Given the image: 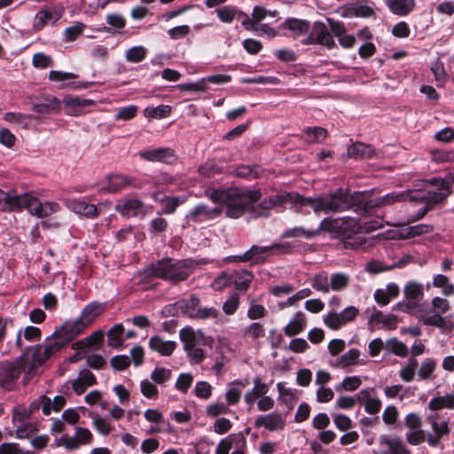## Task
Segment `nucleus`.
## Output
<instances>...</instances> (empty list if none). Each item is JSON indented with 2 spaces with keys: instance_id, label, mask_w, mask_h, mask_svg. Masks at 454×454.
Instances as JSON below:
<instances>
[{
  "instance_id": "1",
  "label": "nucleus",
  "mask_w": 454,
  "mask_h": 454,
  "mask_svg": "<svg viewBox=\"0 0 454 454\" xmlns=\"http://www.w3.org/2000/svg\"><path fill=\"white\" fill-rule=\"evenodd\" d=\"M67 324L65 322L61 327L57 329L52 335L47 339L44 347L33 346L25 353L24 369H27L28 375H35L36 369L45 363L51 356L59 352L64 346L69 343L74 338L78 336L73 331L67 329Z\"/></svg>"
},
{
  "instance_id": "2",
  "label": "nucleus",
  "mask_w": 454,
  "mask_h": 454,
  "mask_svg": "<svg viewBox=\"0 0 454 454\" xmlns=\"http://www.w3.org/2000/svg\"><path fill=\"white\" fill-rule=\"evenodd\" d=\"M0 208L3 211H22L27 209L32 215L43 218L59 211L56 202L40 201L32 192L18 194L15 191L5 192L0 189Z\"/></svg>"
},
{
  "instance_id": "3",
  "label": "nucleus",
  "mask_w": 454,
  "mask_h": 454,
  "mask_svg": "<svg viewBox=\"0 0 454 454\" xmlns=\"http://www.w3.org/2000/svg\"><path fill=\"white\" fill-rule=\"evenodd\" d=\"M208 197L214 202L226 207V215L238 218L252 208L254 202L259 200L258 192H252L242 188H230L227 190H214L208 192Z\"/></svg>"
},
{
  "instance_id": "4",
  "label": "nucleus",
  "mask_w": 454,
  "mask_h": 454,
  "mask_svg": "<svg viewBox=\"0 0 454 454\" xmlns=\"http://www.w3.org/2000/svg\"><path fill=\"white\" fill-rule=\"evenodd\" d=\"M299 202L309 206L316 213L329 214L348 209L354 205L355 199L347 191L338 189L333 193L316 198H301Z\"/></svg>"
},
{
  "instance_id": "5",
  "label": "nucleus",
  "mask_w": 454,
  "mask_h": 454,
  "mask_svg": "<svg viewBox=\"0 0 454 454\" xmlns=\"http://www.w3.org/2000/svg\"><path fill=\"white\" fill-rule=\"evenodd\" d=\"M437 362L432 357L424 358L420 363L415 357H410L400 368L398 375L407 383L414 380L428 381L435 378Z\"/></svg>"
},
{
  "instance_id": "6",
  "label": "nucleus",
  "mask_w": 454,
  "mask_h": 454,
  "mask_svg": "<svg viewBox=\"0 0 454 454\" xmlns=\"http://www.w3.org/2000/svg\"><path fill=\"white\" fill-rule=\"evenodd\" d=\"M179 337L183 342L184 350L190 358L191 363H201L205 358L202 347L206 344L203 332L186 326L180 330Z\"/></svg>"
},
{
  "instance_id": "7",
  "label": "nucleus",
  "mask_w": 454,
  "mask_h": 454,
  "mask_svg": "<svg viewBox=\"0 0 454 454\" xmlns=\"http://www.w3.org/2000/svg\"><path fill=\"white\" fill-rule=\"evenodd\" d=\"M147 274L169 281H180L187 278L189 271L184 262H174L170 259H164L153 264L147 270Z\"/></svg>"
},
{
  "instance_id": "8",
  "label": "nucleus",
  "mask_w": 454,
  "mask_h": 454,
  "mask_svg": "<svg viewBox=\"0 0 454 454\" xmlns=\"http://www.w3.org/2000/svg\"><path fill=\"white\" fill-rule=\"evenodd\" d=\"M24 355L13 362L0 363V387L5 389H12L19 379L21 372H25V380L28 381L34 375H28L27 369H24Z\"/></svg>"
},
{
  "instance_id": "9",
  "label": "nucleus",
  "mask_w": 454,
  "mask_h": 454,
  "mask_svg": "<svg viewBox=\"0 0 454 454\" xmlns=\"http://www.w3.org/2000/svg\"><path fill=\"white\" fill-rule=\"evenodd\" d=\"M105 309L106 304L104 303L93 301L87 304L82 309L78 318L66 322L69 331H73L77 335L81 334L104 312Z\"/></svg>"
},
{
  "instance_id": "10",
  "label": "nucleus",
  "mask_w": 454,
  "mask_h": 454,
  "mask_svg": "<svg viewBox=\"0 0 454 454\" xmlns=\"http://www.w3.org/2000/svg\"><path fill=\"white\" fill-rule=\"evenodd\" d=\"M426 200L427 203V192H416L413 195H411L410 191H404L401 192H393L390 193H387L382 197L377 198L374 200H372L371 207H385V206H390L396 202L405 201L407 200ZM430 207L427 204V206L424 207L423 211L418 215V219L423 217L425 214L428 211Z\"/></svg>"
},
{
  "instance_id": "11",
  "label": "nucleus",
  "mask_w": 454,
  "mask_h": 454,
  "mask_svg": "<svg viewBox=\"0 0 454 454\" xmlns=\"http://www.w3.org/2000/svg\"><path fill=\"white\" fill-rule=\"evenodd\" d=\"M430 183L435 187L427 192V205L432 207L443 201L450 193V184L454 183V173H449L445 178H434Z\"/></svg>"
},
{
  "instance_id": "12",
  "label": "nucleus",
  "mask_w": 454,
  "mask_h": 454,
  "mask_svg": "<svg viewBox=\"0 0 454 454\" xmlns=\"http://www.w3.org/2000/svg\"><path fill=\"white\" fill-rule=\"evenodd\" d=\"M92 439L93 435L88 428L78 427L73 436L62 435L56 441V445L62 446L67 450H75L82 445L90 444Z\"/></svg>"
},
{
  "instance_id": "13",
  "label": "nucleus",
  "mask_w": 454,
  "mask_h": 454,
  "mask_svg": "<svg viewBox=\"0 0 454 454\" xmlns=\"http://www.w3.org/2000/svg\"><path fill=\"white\" fill-rule=\"evenodd\" d=\"M431 306L434 313L425 314L421 318L423 324L426 325L443 327L445 319L441 314H445L449 311L450 308L449 301L440 296H435L432 299Z\"/></svg>"
},
{
  "instance_id": "14",
  "label": "nucleus",
  "mask_w": 454,
  "mask_h": 454,
  "mask_svg": "<svg viewBox=\"0 0 454 454\" xmlns=\"http://www.w3.org/2000/svg\"><path fill=\"white\" fill-rule=\"evenodd\" d=\"M215 13L223 23H231L234 20H239L247 30H251L254 27V22L250 20V17L237 6L224 5L217 8Z\"/></svg>"
},
{
  "instance_id": "15",
  "label": "nucleus",
  "mask_w": 454,
  "mask_h": 454,
  "mask_svg": "<svg viewBox=\"0 0 454 454\" xmlns=\"http://www.w3.org/2000/svg\"><path fill=\"white\" fill-rule=\"evenodd\" d=\"M64 8L61 5H51L40 10L35 16L33 27L35 31L42 30L45 26H54L61 19Z\"/></svg>"
},
{
  "instance_id": "16",
  "label": "nucleus",
  "mask_w": 454,
  "mask_h": 454,
  "mask_svg": "<svg viewBox=\"0 0 454 454\" xmlns=\"http://www.w3.org/2000/svg\"><path fill=\"white\" fill-rule=\"evenodd\" d=\"M246 442L241 434H231L218 442L215 454H245Z\"/></svg>"
},
{
  "instance_id": "17",
  "label": "nucleus",
  "mask_w": 454,
  "mask_h": 454,
  "mask_svg": "<svg viewBox=\"0 0 454 454\" xmlns=\"http://www.w3.org/2000/svg\"><path fill=\"white\" fill-rule=\"evenodd\" d=\"M356 399L364 406V411L370 415L377 414L381 409V401L376 395L373 387L361 389L356 394Z\"/></svg>"
},
{
  "instance_id": "18",
  "label": "nucleus",
  "mask_w": 454,
  "mask_h": 454,
  "mask_svg": "<svg viewBox=\"0 0 454 454\" xmlns=\"http://www.w3.org/2000/svg\"><path fill=\"white\" fill-rule=\"evenodd\" d=\"M139 156L152 162L171 164L176 160L174 151L170 148H153L141 151Z\"/></svg>"
},
{
  "instance_id": "19",
  "label": "nucleus",
  "mask_w": 454,
  "mask_h": 454,
  "mask_svg": "<svg viewBox=\"0 0 454 454\" xmlns=\"http://www.w3.org/2000/svg\"><path fill=\"white\" fill-rule=\"evenodd\" d=\"M131 184V179L120 174H111L100 184V192L114 193Z\"/></svg>"
},
{
  "instance_id": "20",
  "label": "nucleus",
  "mask_w": 454,
  "mask_h": 454,
  "mask_svg": "<svg viewBox=\"0 0 454 454\" xmlns=\"http://www.w3.org/2000/svg\"><path fill=\"white\" fill-rule=\"evenodd\" d=\"M379 443L384 448L382 454H411V451L399 437L381 434L379 437Z\"/></svg>"
},
{
  "instance_id": "21",
  "label": "nucleus",
  "mask_w": 454,
  "mask_h": 454,
  "mask_svg": "<svg viewBox=\"0 0 454 454\" xmlns=\"http://www.w3.org/2000/svg\"><path fill=\"white\" fill-rule=\"evenodd\" d=\"M361 353L356 348H351L348 351L337 357L335 361L331 362V365L335 368L344 369L354 365H364L365 361L360 358Z\"/></svg>"
},
{
  "instance_id": "22",
  "label": "nucleus",
  "mask_w": 454,
  "mask_h": 454,
  "mask_svg": "<svg viewBox=\"0 0 454 454\" xmlns=\"http://www.w3.org/2000/svg\"><path fill=\"white\" fill-rule=\"evenodd\" d=\"M222 208L219 206L208 207L205 205L197 206L188 215V219L196 223H202L215 218L220 215Z\"/></svg>"
},
{
  "instance_id": "23",
  "label": "nucleus",
  "mask_w": 454,
  "mask_h": 454,
  "mask_svg": "<svg viewBox=\"0 0 454 454\" xmlns=\"http://www.w3.org/2000/svg\"><path fill=\"white\" fill-rule=\"evenodd\" d=\"M27 416L28 414L26 411L23 413H20L18 411L14 412L12 419L16 427V437L20 439L27 438L37 429L35 424L23 421V419L27 418Z\"/></svg>"
},
{
  "instance_id": "24",
  "label": "nucleus",
  "mask_w": 454,
  "mask_h": 454,
  "mask_svg": "<svg viewBox=\"0 0 454 454\" xmlns=\"http://www.w3.org/2000/svg\"><path fill=\"white\" fill-rule=\"evenodd\" d=\"M142 202L134 198H124L117 201L115 210L124 216L137 215L142 209Z\"/></svg>"
},
{
  "instance_id": "25",
  "label": "nucleus",
  "mask_w": 454,
  "mask_h": 454,
  "mask_svg": "<svg viewBox=\"0 0 454 454\" xmlns=\"http://www.w3.org/2000/svg\"><path fill=\"white\" fill-rule=\"evenodd\" d=\"M284 425L285 422L281 415L275 412L258 416L254 420V426L256 427H264L270 431L282 429Z\"/></svg>"
},
{
  "instance_id": "26",
  "label": "nucleus",
  "mask_w": 454,
  "mask_h": 454,
  "mask_svg": "<svg viewBox=\"0 0 454 454\" xmlns=\"http://www.w3.org/2000/svg\"><path fill=\"white\" fill-rule=\"evenodd\" d=\"M432 227L427 224H418L402 231H391L387 232V239H409L421 234L429 233Z\"/></svg>"
},
{
  "instance_id": "27",
  "label": "nucleus",
  "mask_w": 454,
  "mask_h": 454,
  "mask_svg": "<svg viewBox=\"0 0 454 454\" xmlns=\"http://www.w3.org/2000/svg\"><path fill=\"white\" fill-rule=\"evenodd\" d=\"M311 37L317 43L326 46L327 48H332L335 44L326 26L322 22L317 21L314 23L311 30Z\"/></svg>"
},
{
  "instance_id": "28",
  "label": "nucleus",
  "mask_w": 454,
  "mask_h": 454,
  "mask_svg": "<svg viewBox=\"0 0 454 454\" xmlns=\"http://www.w3.org/2000/svg\"><path fill=\"white\" fill-rule=\"evenodd\" d=\"M386 5L393 14L403 17L415 10L416 0H387Z\"/></svg>"
},
{
  "instance_id": "29",
  "label": "nucleus",
  "mask_w": 454,
  "mask_h": 454,
  "mask_svg": "<svg viewBox=\"0 0 454 454\" xmlns=\"http://www.w3.org/2000/svg\"><path fill=\"white\" fill-rule=\"evenodd\" d=\"M67 112L72 115H80L84 113V109L94 104L93 100L79 97H67L63 99Z\"/></svg>"
},
{
  "instance_id": "30",
  "label": "nucleus",
  "mask_w": 454,
  "mask_h": 454,
  "mask_svg": "<svg viewBox=\"0 0 454 454\" xmlns=\"http://www.w3.org/2000/svg\"><path fill=\"white\" fill-rule=\"evenodd\" d=\"M96 384V378L89 370H82L79 372L77 378L73 381L74 391L77 395H82L89 387Z\"/></svg>"
},
{
  "instance_id": "31",
  "label": "nucleus",
  "mask_w": 454,
  "mask_h": 454,
  "mask_svg": "<svg viewBox=\"0 0 454 454\" xmlns=\"http://www.w3.org/2000/svg\"><path fill=\"white\" fill-rule=\"evenodd\" d=\"M67 207L73 212L88 217H94L98 214L95 205L88 204L83 200H67Z\"/></svg>"
},
{
  "instance_id": "32",
  "label": "nucleus",
  "mask_w": 454,
  "mask_h": 454,
  "mask_svg": "<svg viewBox=\"0 0 454 454\" xmlns=\"http://www.w3.org/2000/svg\"><path fill=\"white\" fill-rule=\"evenodd\" d=\"M306 327V316L301 311H297L285 326L284 333L291 337L301 333Z\"/></svg>"
},
{
  "instance_id": "33",
  "label": "nucleus",
  "mask_w": 454,
  "mask_h": 454,
  "mask_svg": "<svg viewBox=\"0 0 454 454\" xmlns=\"http://www.w3.org/2000/svg\"><path fill=\"white\" fill-rule=\"evenodd\" d=\"M149 347L152 350L160 353L161 356H170L176 349V343L172 340H163L160 336H153L149 340Z\"/></svg>"
},
{
  "instance_id": "34",
  "label": "nucleus",
  "mask_w": 454,
  "mask_h": 454,
  "mask_svg": "<svg viewBox=\"0 0 454 454\" xmlns=\"http://www.w3.org/2000/svg\"><path fill=\"white\" fill-rule=\"evenodd\" d=\"M152 197L155 201L163 203L164 207L161 209L162 214H172L179 205L186 200V197L184 196L166 197L159 193H153Z\"/></svg>"
},
{
  "instance_id": "35",
  "label": "nucleus",
  "mask_w": 454,
  "mask_h": 454,
  "mask_svg": "<svg viewBox=\"0 0 454 454\" xmlns=\"http://www.w3.org/2000/svg\"><path fill=\"white\" fill-rule=\"evenodd\" d=\"M428 408L434 411L442 409H454V395L448 393L444 395L433 397L428 403Z\"/></svg>"
},
{
  "instance_id": "36",
  "label": "nucleus",
  "mask_w": 454,
  "mask_h": 454,
  "mask_svg": "<svg viewBox=\"0 0 454 454\" xmlns=\"http://www.w3.org/2000/svg\"><path fill=\"white\" fill-rule=\"evenodd\" d=\"M254 387L245 395V402L247 404H253L257 399L264 396L268 391L269 387L267 384L262 382L259 378L254 379Z\"/></svg>"
},
{
  "instance_id": "37",
  "label": "nucleus",
  "mask_w": 454,
  "mask_h": 454,
  "mask_svg": "<svg viewBox=\"0 0 454 454\" xmlns=\"http://www.w3.org/2000/svg\"><path fill=\"white\" fill-rule=\"evenodd\" d=\"M403 294L408 301H419L424 296V286L414 280L408 281L404 286Z\"/></svg>"
},
{
  "instance_id": "38",
  "label": "nucleus",
  "mask_w": 454,
  "mask_h": 454,
  "mask_svg": "<svg viewBox=\"0 0 454 454\" xmlns=\"http://www.w3.org/2000/svg\"><path fill=\"white\" fill-rule=\"evenodd\" d=\"M41 336V331L36 326H27L24 329L18 331L16 335L15 345L18 348H21L23 346L22 337L27 341H35L39 340Z\"/></svg>"
},
{
  "instance_id": "39",
  "label": "nucleus",
  "mask_w": 454,
  "mask_h": 454,
  "mask_svg": "<svg viewBox=\"0 0 454 454\" xmlns=\"http://www.w3.org/2000/svg\"><path fill=\"white\" fill-rule=\"evenodd\" d=\"M278 247L277 245H272L270 247H259L253 246L248 251H247L241 257V261H250L259 262L261 260H264L265 255L270 252V249Z\"/></svg>"
},
{
  "instance_id": "40",
  "label": "nucleus",
  "mask_w": 454,
  "mask_h": 454,
  "mask_svg": "<svg viewBox=\"0 0 454 454\" xmlns=\"http://www.w3.org/2000/svg\"><path fill=\"white\" fill-rule=\"evenodd\" d=\"M283 27L290 30L294 35H305L309 32V24L304 20L288 19Z\"/></svg>"
},
{
  "instance_id": "41",
  "label": "nucleus",
  "mask_w": 454,
  "mask_h": 454,
  "mask_svg": "<svg viewBox=\"0 0 454 454\" xmlns=\"http://www.w3.org/2000/svg\"><path fill=\"white\" fill-rule=\"evenodd\" d=\"M373 153L374 149L364 143H355L348 149V155L350 158H370Z\"/></svg>"
},
{
  "instance_id": "42",
  "label": "nucleus",
  "mask_w": 454,
  "mask_h": 454,
  "mask_svg": "<svg viewBox=\"0 0 454 454\" xmlns=\"http://www.w3.org/2000/svg\"><path fill=\"white\" fill-rule=\"evenodd\" d=\"M350 283V276L343 272H335L330 276L331 290L340 292L345 290Z\"/></svg>"
},
{
  "instance_id": "43",
  "label": "nucleus",
  "mask_w": 454,
  "mask_h": 454,
  "mask_svg": "<svg viewBox=\"0 0 454 454\" xmlns=\"http://www.w3.org/2000/svg\"><path fill=\"white\" fill-rule=\"evenodd\" d=\"M432 286L442 288V294L444 296L454 295V285L450 283L448 277L442 274H437L434 277Z\"/></svg>"
},
{
  "instance_id": "44",
  "label": "nucleus",
  "mask_w": 454,
  "mask_h": 454,
  "mask_svg": "<svg viewBox=\"0 0 454 454\" xmlns=\"http://www.w3.org/2000/svg\"><path fill=\"white\" fill-rule=\"evenodd\" d=\"M428 420L430 422L432 434L441 437H444L450 434V429L447 420L442 419V421H438L436 415L429 416Z\"/></svg>"
},
{
  "instance_id": "45",
  "label": "nucleus",
  "mask_w": 454,
  "mask_h": 454,
  "mask_svg": "<svg viewBox=\"0 0 454 454\" xmlns=\"http://www.w3.org/2000/svg\"><path fill=\"white\" fill-rule=\"evenodd\" d=\"M39 409H42L44 415H50L53 411L51 399L45 395H41L31 403L30 412H34Z\"/></svg>"
},
{
  "instance_id": "46",
  "label": "nucleus",
  "mask_w": 454,
  "mask_h": 454,
  "mask_svg": "<svg viewBox=\"0 0 454 454\" xmlns=\"http://www.w3.org/2000/svg\"><path fill=\"white\" fill-rule=\"evenodd\" d=\"M171 113L169 106L160 105L158 106H148L144 110L146 118L160 119L168 116Z\"/></svg>"
},
{
  "instance_id": "47",
  "label": "nucleus",
  "mask_w": 454,
  "mask_h": 454,
  "mask_svg": "<svg viewBox=\"0 0 454 454\" xmlns=\"http://www.w3.org/2000/svg\"><path fill=\"white\" fill-rule=\"evenodd\" d=\"M3 119L7 122L15 123L23 128H27L30 124L31 115L22 113L8 112L4 114Z\"/></svg>"
},
{
  "instance_id": "48",
  "label": "nucleus",
  "mask_w": 454,
  "mask_h": 454,
  "mask_svg": "<svg viewBox=\"0 0 454 454\" xmlns=\"http://www.w3.org/2000/svg\"><path fill=\"white\" fill-rule=\"evenodd\" d=\"M123 331L124 328L121 324H117L110 328L107 332L108 344L116 348L122 346L123 340L121 335Z\"/></svg>"
},
{
  "instance_id": "49",
  "label": "nucleus",
  "mask_w": 454,
  "mask_h": 454,
  "mask_svg": "<svg viewBox=\"0 0 454 454\" xmlns=\"http://www.w3.org/2000/svg\"><path fill=\"white\" fill-rule=\"evenodd\" d=\"M312 287L319 292L327 294L331 291L330 277L325 272H320L314 276Z\"/></svg>"
},
{
  "instance_id": "50",
  "label": "nucleus",
  "mask_w": 454,
  "mask_h": 454,
  "mask_svg": "<svg viewBox=\"0 0 454 454\" xmlns=\"http://www.w3.org/2000/svg\"><path fill=\"white\" fill-rule=\"evenodd\" d=\"M362 385V380L358 376H348L343 379V380L335 386V390L340 392L355 391Z\"/></svg>"
},
{
  "instance_id": "51",
  "label": "nucleus",
  "mask_w": 454,
  "mask_h": 454,
  "mask_svg": "<svg viewBox=\"0 0 454 454\" xmlns=\"http://www.w3.org/2000/svg\"><path fill=\"white\" fill-rule=\"evenodd\" d=\"M147 50L144 46H133L125 52V59L130 63H139L146 56Z\"/></svg>"
},
{
  "instance_id": "52",
  "label": "nucleus",
  "mask_w": 454,
  "mask_h": 454,
  "mask_svg": "<svg viewBox=\"0 0 454 454\" xmlns=\"http://www.w3.org/2000/svg\"><path fill=\"white\" fill-rule=\"evenodd\" d=\"M200 301L197 297H191L186 301L181 302V308L184 312L192 318L197 317V313L200 310Z\"/></svg>"
},
{
  "instance_id": "53",
  "label": "nucleus",
  "mask_w": 454,
  "mask_h": 454,
  "mask_svg": "<svg viewBox=\"0 0 454 454\" xmlns=\"http://www.w3.org/2000/svg\"><path fill=\"white\" fill-rule=\"evenodd\" d=\"M242 333L245 338L255 340L264 336V327L260 323H252L243 329Z\"/></svg>"
},
{
  "instance_id": "54",
  "label": "nucleus",
  "mask_w": 454,
  "mask_h": 454,
  "mask_svg": "<svg viewBox=\"0 0 454 454\" xmlns=\"http://www.w3.org/2000/svg\"><path fill=\"white\" fill-rule=\"evenodd\" d=\"M276 14V11L266 10L264 7L259 5L254 6L252 12V18H250V20L254 22V27L251 30H258L256 23L264 20L268 15L275 17Z\"/></svg>"
},
{
  "instance_id": "55",
  "label": "nucleus",
  "mask_w": 454,
  "mask_h": 454,
  "mask_svg": "<svg viewBox=\"0 0 454 454\" xmlns=\"http://www.w3.org/2000/svg\"><path fill=\"white\" fill-rule=\"evenodd\" d=\"M253 280V275L248 271H241L236 274L234 285L239 291H247Z\"/></svg>"
},
{
  "instance_id": "56",
  "label": "nucleus",
  "mask_w": 454,
  "mask_h": 454,
  "mask_svg": "<svg viewBox=\"0 0 454 454\" xmlns=\"http://www.w3.org/2000/svg\"><path fill=\"white\" fill-rule=\"evenodd\" d=\"M387 348L400 357H406L409 354L408 347L397 339H390L386 343Z\"/></svg>"
},
{
  "instance_id": "57",
  "label": "nucleus",
  "mask_w": 454,
  "mask_h": 454,
  "mask_svg": "<svg viewBox=\"0 0 454 454\" xmlns=\"http://www.w3.org/2000/svg\"><path fill=\"white\" fill-rule=\"evenodd\" d=\"M230 409L228 405L222 402L210 403L206 408V415L210 418H215L219 415L228 414Z\"/></svg>"
},
{
  "instance_id": "58",
  "label": "nucleus",
  "mask_w": 454,
  "mask_h": 454,
  "mask_svg": "<svg viewBox=\"0 0 454 454\" xmlns=\"http://www.w3.org/2000/svg\"><path fill=\"white\" fill-rule=\"evenodd\" d=\"M197 319H215V322H223V316L214 307L200 308L197 313Z\"/></svg>"
},
{
  "instance_id": "59",
  "label": "nucleus",
  "mask_w": 454,
  "mask_h": 454,
  "mask_svg": "<svg viewBox=\"0 0 454 454\" xmlns=\"http://www.w3.org/2000/svg\"><path fill=\"white\" fill-rule=\"evenodd\" d=\"M432 160L437 163L454 162V149L434 150L431 152Z\"/></svg>"
},
{
  "instance_id": "60",
  "label": "nucleus",
  "mask_w": 454,
  "mask_h": 454,
  "mask_svg": "<svg viewBox=\"0 0 454 454\" xmlns=\"http://www.w3.org/2000/svg\"><path fill=\"white\" fill-rule=\"evenodd\" d=\"M237 384L238 382L231 383L225 393V399L229 405H235L240 400L242 391L240 387H237ZM239 384L240 383L239 382Z\"/></svg>"
},
{
  "instance_id": "61",
  "label": "nucleus",
  "mask_w": 454,
  "mask_h": 454,
  "mask_svg": "<svg viewBox=\"0 0 454 454\" xmlns=\"http://www.w3.org/2000/svg\"><path fill=\"white\" fill-rule=\"evenodd\" d=\"M171 375H172L171 370L164 368V367H156L153 371V372L151 374V378L155 383L162 385L165 382H167L168 380H169V379L171 378Z\"/></svg>"
},
{
  "instance_id": "62",
  "label": "nucleus",
  "mask_w": 454,
  "mask_h": 454,
  "mask_svg": "<svg viewBox=\"0 0 454 454\" xmlns=\"http://www.w3.org/2000/svg\"><path fill=\"white\" fill-rule=\"evenodd\" d=\"M84 27L85 25L81 22H75L74 25L67 27L64 31L65 41H74L80 35H82Z\"/></svg>"
},
{
  "instance_id": "63",
  "label": "nucleus",
  "mask_w": 454,
  "mask_h": 454,
  "mask_svg": "<svg viewBox=\"0 0 454 454\" xmlns=\"http://www.w3.org/2000/svg\"><path fill=\"white\" fill-rule=\"evenodd\" d=\"M239 303V295L233 294L223 302V310L228 316L233 315L238 310Z\"/></svg>"
},
{
  "instance_id": "64",
  "label": "nucleus",
  "mask_w": 454,
  "mask_h": 454,
  "mask_svg": "<svg viewBox=\"0 0 454 454\" xmlns=\"http://www.w3.org/2000/svg\"><path fill=\"white\" fill-rule=\"evenodd\" d=\"M212 386L207 381H199L194 387V395L200 398L207 400L212 395Z\"/></svg>"
}]
</instances>
